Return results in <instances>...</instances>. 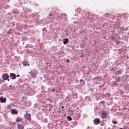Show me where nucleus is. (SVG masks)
I'll return each instance as SVG.
<instances>
[{
    "label": "nucleus",
    "instance_id": "f257e3e1",
    "mask_svg": "<svg viewBox=\"0 0 129 129\" xmlns=\"http://www.w3.org/2000/svg\"><path fill=\"white\" fill-rule=\"evenodd\" d=\"M108 116L107 115V112L104 110L102 112L101 117L102 119H105Z\"/></svg>",
    "mask_w": 129,
    "mask_h": 129
},
{
    "label": "nucleus",
    "instance_id": "f03ea898",
    "mask_svg": "<svg viewBox=\"0 0 129 129\" xmlns=\"http://www.w3.org/2000/svg\"><path fill=\"white\" fill-rule=\"evenodd\" d=\"M24 118L29 121H31V115L30 114L28 113L27 111H26V114L24 115Z\"/></svg>",
    "mask_w": 129,
    "mask_h": 129
},
{
    "label": "nucleus",
    "instance_id": "7ed1b4c3",
    "mask_svg": "<svg viewBox=\"0 0 129 129\" xmlns=\"http://www.w3.org/2000/svg\"><path fill=\"white\" fill-rule=\"evenodd\" d=\"M100 119L99 118H95L93 120L94 123L95 125L99 124L100 123Z\"/></svg>",
    "mask_w": 129,
    "mask_h": 129
},
{
    "label": "nucleus",
    "instance_id": "20e7f679",
    "mask_svg": "<svg viewBox=\"0 0 129 129\" xmlns=\"http://www.w3.org/2000/svg\"><path fill=\"white\" fill-rule=\"evenodd\" d=\"M2 77L3 79L6 80L9 78V76L7 73H4L2 75Z\"/></svg>",
    "mask_w": 129,
    "mask_h": 129
},
{
    "label": "nucleus",
    "instance_id": "39448f33",
    "mask_svg": "<svg viewBox=\"0 0 129 129\" xmlns=\"http://www.w3.org/2000/svg\"><path fill=\"white\" fill-rule=\"evenodd\" d=\"M10 76L11 77V79H15L16 78V75L13 73H11L10 74Z\"/></svg>",
    "mask_w": 129,
    "mask_h": 129
},
{
    "label": "nucleus",
    "instance_id": "423d86ee",
    "mask_svg": "<svg viewBox=\"0 0 129 129\" xmlns=\"http://www.w3.org/2000/svg\"><path fill=\"white\" fill-rule=\"evenodd\" d=\"M17 124V128L18 129H24V127L23 125L19 123H18Z\"/></svg>",
    "mask_w": 129,
    "mask_h": 129
},
{
    "label": "nucleus",
    "instance_id": "0eeeda50",
    "mask_svg": "<svg viewBox=\"0 0 129 129\" xmlns=\"http://www.w3.org/2000/svg\"><path fill=\"white\" fill-rule=\"evenodd\" d=\"M54 125L51 123H49L48 125V127L49 129H53Z\"/></svg>",
    "mask_w": 129,
    "mask_h": 129
},
{
    "label": "nucleus",
    "instance_id": "6e6552de",
    "mask_svg": "<svg viewBox=\"0 0 129 129\" xmlns=\"http://www.w3.org/2000/svg\"><path fill=\"white\" fill-rule=\"evenodd\" d=\"M0 100L1 103H4L6 101V98H4L2 97H1L0 98Z\"/></svg>",
    "mask_w": 129,
    "mask_h": 129
},
{
    "label": "nucleus",
    "instance_id": "1a4fd4ad",
    "mask_svg": "<svg viewBox=\"0 0 129 129\" xmlns=\"http://www.w3.org/2000/svg\"><path fill=\"white\" fill-rule=\"evenodd\" d=\"M22 119L20 117H18L17 118L16 122H19L22 121Z\"/></svg>",
    "mask_w": 129,
    "mask_h": 129
},
{
    "label": "nucleus",
    "instance_id": "9d476101",
    "mask_svg": "<svg viewBox=\"0 0 129 129\" xmlns=\"http://www.w3.org/2000/svg\"><path fill=\"white\" fill-rule=\"evenodd\" d=\"M30 73L31 75L33 77H35L36 75V73L32 71H31V72H30Z\"/></svg>",
    "mask_w": 129,
    "mask_h": 129
},
{
    "label": "nucleus",
    "instance_id": "9b49d317",
    "mask_svg": "<svg viewBox=\"0 0 129 129\" xmlns=\"http://www.w3.org/2000/svg\"><path fill=\"white\" fill-rule=\"evenodd\" d=\"M68 40L67 39H64V41L63 42V44L65 45L67 43H68Z\"/></svg>",
    "mask_w": 129,
    "mask_h": 129
},
{
    "label": "nucleus",
    "instance_id": "f8f14e48",
    "mask_svg": "<svg viewBox=\"0 0 129 129\" xmlns=\"http://www.w3.org/2000/svg\"><path fill=\"white\" fill-rule=\"evenodd\" d=\"M11 111L12 112V114L14 113L16 114H17V112L15 110H13V109H12Z\"/></svg>",
    "mask_w": 129,
    "mask_h": 129
},
{
    "label": "nucleus",
    "instance_id": "ddd939ff",
    "mask_svg": "<svg viewBox=\"0 0 129 129\" xmlns=\"http://www.w3.org/2000/svg\"><path fill=\"white\" fill-rule=\"evenodd\" d=\"M67 119L68 120L71 121L72 120V118L70 116H68L67 117Z\"/></svg>",
    "mask_w": 129,
    "mask_h": 129
},
{
    "label": "nucleus",
    "instance_id": "4468645a",
    "mask_svg": "<svg viewBox=\"0 0 129 129\" xmlns=\"http://www.w3.org/2000/svg\"><path fill=\"white\" fill-rule=\"evenodd\" d=\"M76 116L78 118H79L80 116V114L79 113H77Z\"/></svg>",
    "mask_w": 129,
    "mask_h": 129
},
{
    "label": "nucleus",
    "instance_id": "2eb2a0df",
    "mask_svg": "<svg viewBox=\"0 0 129 129\" xmlns=\"http://www.w3.org/2000/svg\"><path fill=\"white\" fill-rule=\"evenodd\" d=\"M28 63V62H26V61H25L23 63V65L24 66H26L27 65V64Z\"/></svg>",
    "mask_w": 129,
    "mask_h": 129
},
{
    "label": "nucleus",
    "instance_id": "dca6fc26",
    "mask_svg": "<svg viewBox=\"0 0 129 129\" xmlns=\"http://www.w3.org/2000/svg\"><path fill=\"white\" fill-rule=\"evenodd\" d=\"M44 122L46 123L48 122V120L47 119L45 118L44 120Z\"/></svg>",
    "mask_w": 129,
    "mask_h": 129
},
{
    "label": "nucleus",
    "instance_id": "f3484780",
    "mask_svg": "<svg viewBox=\"0 0 129 129\" xmlns=\"http://www.w3.org/2000/svg\"><path fill=\"white\" fill-rule=\"evenodd\" d=\"M112 122L114 124H116L117 123V121H113Z\"/></svg>",
    "mask_w": 129,
    "mask_h": 129
},
{
    "label": "nucleus",
    "instance_id": "a211bd4d",
    "mask_svg": "<svg viewBox=\"0 0 129 129\" xmlns=\"http://www.w3.org/2000/svg\"><path fill=\"white\" fill-rule=\"evenodd\" d=\"M95 79H96V78ZM97 79H98V80H100L101 79V77H97Z\"/></svg>",
    "mask_w": 129,
    "mask_h": 129
},
{
    "label": "nucleus",
    "instance_id": "6ab92c4d",
    "mask_svg": "<svg viewBox=\"0 0 129 129\" xmlns=\"http://www.w3.org/2000/svg\"><path fill=\"white\" fill-rule=\"evenodd\" d=\"M30 122L31 123V124H33V123H35V122H36L35 121H33V120L31 121Z\"/></svg>",
    "mask_w": 129,
    "mask_h": 129
},
{
    "label": "nucleus",
    "instance_id": "aec40b11",
    "mask_svg": "<svg viewBox=\"0 0 129 129\" xmlns=\"http://www.w3.org/2000/svg\"><path fill=\"white\" fill-rule=\"evenodd\" d=\"M84 46H85V44H82L81 46V47L82 48H83L84 47Z\"/></svg>",
    "mask_w": 129,
    "mask_h": 129
},
{
    "label": "nucleus",
    "instance_id": "412c9836",
    "mask_svg": "<svg viewBox=\"0 0 129 129\" xmlns=\"http://www.w3.org/2000/svg\"><path fill=\"white\" fill-rule=\"evenodd\" d=\"M101 103L102 104H103L105 103V102L103 101L101 102Z\"/></svg>",
    "mask_w": 129,
    "mask_h": 129
},
{
    "label": "nucleus",
    "instance_id": "4be33fe9",
    "mask_svg": "<svg viewBox=\"0 0 129 129\" xmlns=\"http://www.w3.org/2000/svg\"><path fill=\"white\" fill-rule=\"evenodd\" d=\"M91 128V127H89V126H88L87 127L86 129H90Z\"/></svg>",
    "mask_w": 129,
    "mask_h": 129
},
{
    "label": "nucleus",
    "instance_id": "5701e85b",
    "mask_svg": "<svg viewBox=\"0 0 129 129\" xmlns=\"http://www.w3.org/2000/svg\"><path fill=\"white\" fill-rule=\"evenodd\" d=\"M16 122H13V123H12L13 124V125H15L16 124Z\"/></svg>",
    "mask_w": 129,
    "mask_h": 129
},
{
    "label": "nucleus",
    "instance_id": "b1692460",
    "mask_svg": "<svg viewBox=\"0 0 129 129\" xmlns=\"http://www.w3.org/2000/svg\"><path fill=\"white\" fill-rule=\"evenodd\" d=\"M16 76L19 77L20 76V75L19 74H18Z\"/></svg>",
    "mask_w": 129,
    "mask_h": 129
},
{
    "label": "nucleus",
    "instance_id": "393cba45",
    "mask_svg": "<svg viewBox=\"0 0 129 129\" xmlns=\"http://www.w3.org/2000/svg\"><path fill=\"white\" fill-rule=\"evenodd\" d=\"M67 62H68L69 61V59H67Z\"/></svg>",
    "mask_w": 129,
    "mask_h": 129
},
{
    "label": "nucleus",
    "instance_id": "a878e982",
    "mask_svg": "<svg viewBox=\"0 0 129 129\" xmlns=\"http://www.w3.org/2000/svg\"><path fill=\"white\" fill-rule=\"evenodd\" d=\"M120 43V42H117V44H119V43Z\"/></svg>",
    "mask_w": 129,
    "mask_h": 129
},
{
    "label": "nucleus",
    "instance_id": "bb28decb",
    "mask_svg": "<svg viewBox=\"0 0 129 129\" xmlns=\"http://www.w3.org/2000/svg\"><path fill=\"white\" fill-rule=\"evenodd\" d=\"M80 57L81 58H83V56H82L81 55V56H80Z\"/></svg>",
    "mask_w": 129,
    "mask_h": 129
},
{
    "label": "nucleus",
    "instance_id": "cd10ccee",
    "mask_svg": "<svg viewBox=\"0 0 129 129\" xmlns=\"http://www.w3.org/2000/svg\"><path fill=\"white\" fill-rule=\"evenodd\" d=\"M7 80L8 81H9L10 80V79H9V78L8 79H7Z\"/></svg>",
    "mask_w": 129,
    "mask_h": 129
},
{
    "label": "nucleus",
    "instance_id": "c85d7f7f",
    "mask_svg": "<svg viewBox=\"0 0 129 129\" xmlns=\"http://www.w3.org/2000/svg\"><path fill=\"white\" fill-rule=\"evenodd\" d=\"M80 81H84L83 80H82V79H81Z\"/></svg>",
    "mask_w": 129,
    "mask_h": 129
},
{
    "label": "nucleus",
    "instance_id": "c756f323",
    "mask_svg": "<svg viewBox=\"0 0 129 129\" xmlns=\"http://www.w3.org/2000/svg\"><path fill=\"white\" fill-rule=\"evenodd\" d=\"M64 108V106H62V107H61V108Z\"/></svg>",
    "mask_w": 129,
    "mask_h": 129
},
{
    "label": "nucleus",
    "instance_id": "7c9ffc66",
    "mask_svg": "<svg viewBox=\"0 0 129 129\" xmlns=\"http://www.w3.org/2000/svg\"><path fill=\"white\" fill-rule=\"evenodd\" d=\"M27 65H28V66H29L30 65L29 64H27Z\"/></svg>",
    "mask_w": 129,
    "mask_h": 129
},
{
    "label": "nucleus",
    "instance_id": "2f4dec72",
    "mask_svg": "<svg viewBox=\"0 0 129 129\" xmlns=\"http://www.w3.org/2000/svg\"><path fill=\"white\" fill-rule=\"evenodd\" d=\"M118 82H119V79H118Z\"/></svg>",
    "mask_w": 129,
    "mask_h": 129
},
{
    "label": "nucleus",
    "instance_id": "473e14b6",
    "mask_svg": "<svg viewBox=\"0 0 129 129\" xmlns=\"http://www.w3.org/2000/svg\"><path fill=\"white\" fill-rule=\"evenodd\" d=\"M120 129H123V128H120Z\"/></svg>",
    "mask_w": 129,
    "mask_h": 129
},
{
    "label": "nucleus",
    "instance_id": "72a5a7b5",
    "mask_svg": "<svg viewBox=\"0 0 129 129\" xmlns=\"http://www.w3.org/2000/svg\"><path fill=\"white\" fill-rule=\"evenodd\" d=\"M50 15L51 16H52V15L51 14H50Z\"/></svg>",
    "mask_w": 129,
    "mask_h": 129
},
{
    "label": "nucleus",
    "instance_id": "f704fd0d",
    "mask_svg": "<svg viewBox=\"0 0 129 129\" xmlns=\"http://www.w3.org/2000/svg\"><path fill=\"white\" fill-rule=\"evenodd\" d=\"M62 121H61V122H60L61 123H62Z\"/></svg>",
    "mask_w": 129,
    "mask_h": 129
},
{
    "label": "nucleus",
    "instance_id": "c9c22d12",
    "mask_svg": "<svg viewBox=\"0 0 129 129\" xmlns=\"http://www.w3.org/2000/svg\"><path fill=\"white\" fill-rule=\"evenodd\" d=\"M11 85H10L9 86H10V87H11Z\"/></svg>",
    "mask_w": 129,
    "mask_h": 129
},
{
    "label": "nucleus",
    "instance_id": "e433bc0d",
    "mask_svg": "<svg viewBox=\"0 0 129 129\" xmlns=\"http://www.w3.org/2000/svg\"><path fill=\"white\" fill-rule=\"evenodd\" d=\"M87 74H89V73H87Z\"/></svg>",
    "mask_w": 129,
    "mask_h": 129
},
{
    "label": "nucleus",
    "instance_id": "4c0bfd02",
    "mask_svg": "<svg viewBox=\"0 0 129 129\" xmlns=\"http://www.w3.org/2000/svg\"><path fill=\"white\" fill-rule=\"evenodd\" d=\"M49 111H50V109H49Z\"/></svg>",
    "mask_w": 129,
    "mask_h": 129
},
{
    "label": "nucleus",
    "instance_id": "58836bf2",
    "mask_svg": "<svg viewBox=\"0 0 129 129\" xmlns=\"http://www.w3.org/2000/svg\"><path fill=\"white\" fill-rule=\"evenodd\" d=\"M42 106H44L43 105Z\"/></svg>",
    "mask_w": 129,
    "mask_h": 129
},
{
    "label": "nucleus",
    "instance_id": "ea45409f",
    "mask_svg": "<svg viewBox=\"0 0 129 129\" xmlns=\"http://www.w3.org/2000/svg\"><path fill=\"white\" fill-rule=\"evenodd\" d=\"M1 80V79H0V81Z\"/></svg>",
    "mask_w": 129,
    "mask_h": 129
}]
</instances>
